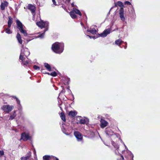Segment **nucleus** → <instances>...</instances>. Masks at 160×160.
<instances>
[{
  "label": "nucleus",
  "instance_id": "nucleus-1",
  "mask_svg": "<svg viewBox=\"0 0 160 160\" xmlns=\"http://www.w3.org/2000/svg\"><path fill=\"white\" fill-rule=\"evenodd\" d=\"M51 49L54 53L58 54H60L63 52L64 50V44L62 42H55L52 44Z\"/></svg>",
  "mask_w": 160,
  "mask_h": 160
},
{
  "label": "nucleus",
  "instance_id": "nucleus-2",
  "mask_svg": "<svg viewBox=\"0 0 160 160\" xmlns=\"http://www.w3.org/2000/svg\"><path fill=\"white\" fill-rule=\"evenodd\" d=\"M117 6H118L120 7L119 10V13L120 18L122 21H124L125 19L124 17V11L123 9V8L124 7V5L122 2L121 1H118L117 3H115L114 7H116Z\"/></svg>",
  "mask_w": 160,
  "mask_h": 160
},
{
  "label": "nucleus",
  "instance_id": "nucleus-3",
  "mask_svg": "<svg viewBox=\"0 0 160 160\" xmlns=\"http://www.w3.org/2000/svg\"><path fill=\"white\" fill-rule=\"evenodd\" d=\"M17 28L20 31V32L25 37H29V34L27 33L26 30L24 29L23 25L22 22L18 20L16 21Z\"/></svg>",
  "mask_w": 160,
  "mask_h": 160
},
{
  "label": "nucleus",
  "instance_id": "nucleus-4",
  "mask_svg": "<svg viewBox=\"0 0 160 160\" xmlns=\"http://www.w3.org/2000/svg\"><path fill=\"white\" fill-rule=\"evenodd\" d=\"M30 54V52L27 48L22 49L21 50V52L19 59L22 61H23V58H24V56H25L26 57H27Z\"/></svg>",
  "mask_w": 160,
  "mask_h": 160
},
{
  "label": "nucleus",
  "instance_id": "nucleus-5",
  "mask_svg": "<svg viewBox=\"0 0 160 160\" xmlns=\"http://www.w3.org/2000/svg\"><path fill=\"white\" fill-rule=\"evenodd\" d=\"M13 108L14 106L12 105H3L1 107V109L6 113H9Z\"/></svg>",
  "mask_w": 160,
  "mask_h": 160
},
{
  "label": "nucleus",
  "instance_id": "nucleus-6",
  "mask_svg": "<svg viewBox=\"0 0 160 160\" xmlns=\"http://www.w3.org/2000/svg\"><path fill=\"white\" fill-rule=\"evenodd\" d=\"M36 24L39 27L42 28L44 27H48V26L49 23L47 22H43L42 21H41L37 22Z\"/></svg>",
  "mask_w": 160,
  "mask_h": 160
},
{
  "label": "nucleus",
  "instance_id": "nucleus-7",
  "mask_svg": "<svg viewBox=\"0 0 160 160\" xmlns=\"http://www.w3.org/2000/svg\"><path fill=\"white\" fill-rule=\"evenodd\" d=\"M74 134L78 141L80 142L82 141V136L79 132L75 131L74 132Z\"/></svg>",
  "mask_w": 160,
  "mask_h": 160
},
{
  "label": "nucleus",
  "instance_id": "nucleus-8",
  "mask_svg": "<svg viewBox=\"0 0 160 160\" xmlns=\"http://www.w3.org/2000/svg\"><path fill=\"white\" fill-rule=\"evenodd\" d=\"M105 132L106 135L108 137L112 136L114 134V132L113 131L111 128L110 127L106 128Z\"/></svg>",
  "mask_w": 160,
  "mask_h": 160
},
{
  "label": "nucleus",
  "instance_id": "nucleus-9",
  "mask_svg": "<svg viewBox=\"0 0 160 160\" xmlns=\"http://www.w3.org/2000/svg\"><path fill=\"white\" fill-rule=\"evenodd\" d=\"M31 137L28 134H27L25 132L22 133L21 135V139H22L24 141L30 140Z\"/></svg>",
  "mask_w": 160,
  "mask_h": 160
},
{
  "label": "nucleus",
  "instance_id": "nucleus-10",
  "mask_svg": "<svg viewBox=\"0 0 160 160\" xmlns=\"http://www.w3.org/2000/svg\"><path fill=\"white\" fill-rule=\"evenodd\" d=\"M110 32V29L108 28L104 30L102 33L99 34V35L101 37L104 38L106 37L107 35L109 34Z\"/></svg>",
  "mask_w": 160,
  "mask_h": 160
},
{
  "label": "nucleus",
  "instance_id": "nucleus-11",
  "mask_svg": "<svg viewBox=\"0 0 160 160\" xmlns=\"http://www.w3.org/2000/svg\"><path fill=\"white\" fill-rule=\"evenodd\" d=\"M28 9L31 11L33 16L35 14L36 7L34 5L31 4H29L28 5Z\"/></svg>",
  "mask_w": 160,
  "mask_h": 160
},
{
  "label": "nucleus",
  "instance_id": "nucleus-12",
  "mask_svg": "<svg viewBox=\"0 0 160 160\" xmlns=\"http://www.w3.org/2000/svg\"><path fill=\"white\" fill-rule=\"evenodd\" d=\"M108 124V122L103 119L100 120V126L101 128H103L106 127Z\"/></svg>",
  "mask_w": 160,
  "mask_h": 160
},
{
  "label": "nucleus",
  "instance_id": "nucleus-13",
  "mask_svg": "<svg viewBox=\"0 0 160 160\" xmlns=\"http://www.w3.org/2000/svg\"><path fill=\"white\" fill-rule=\"evenodd\" d=\"M8 2L6 1H4L3 2H2L0 5V8L1 10H4L5 8L8 6Z\"/></svg>",
  "mask_w": 160,
  "mask_h": 160
},
{
  "label": "nucleus",
  "instance_id": "nucleus-14",
  "mask_svg": "<svg viewBox=\"0 0 160 160\" xmlns=\"http://www.w3.org/2000/svg\"><path fill=\"white\" fill-rule=\"evenodd\" d=\"M129 13L131 15V16L132 18H136V14L135 12V10L133 7L131 9L130 11L129 12Z\"/></svg>",
  "mask_w": 160,
  "mask_h": 160
},
{
  "label": "nucleus",
  "instance_id": "nucleus-15",
  "mask_svg": "<svg viewBox=\"0 0 160 160\" xmlns=\"http://www.w3.org/2000/svg\"><path fill=\"white\" fill-rule=\"evenodd\" d=\"M16 38L18 42L21 44H22V39L19 33L18 32L17 34Z\"/></svg>",
  "mask_w": 160,
  "mask_h": 160
},
{
  "label": "nucleus",
  "instance_id": "nucleus-16",
  "mask_svg": "<svg viewBox=\"0 0 160 160\" xmlns=\"http://www.w3.org/2000/svg\"><path fill=\"white\" fill-rule=\"evenodd\" d=\"M65 125L64 124H62V126L61 128L62 131V132L65 134L67 135H70V133L67 132V129L65 127Z\"/></svg>",
  "mask_w": 160,
  "mask_h": 160
},
{
  "label": "nucleus",
  "instance_id": "nucleus-17",
  "mask_svg": "<svg viewBox=\"0 0 160 160\" xmlns=\"http://www.w3.org/2000/svg\"><path fill=\"white\" fill-rule=\"evenodd\" d=\"M88 122V119L81 118L79 120V123L81 124H85Z\"/></svg>",
  "mask_w": 160,
  "mask_h": 160
},
{
  "label": "nucleus",
  "instance_id": "nucleus-18",
  "mask_svg": "<svg viewBox=\"0 0 160 160\" xmlns=\"http://www.w3.org/2000/svg\"><path fill=\"white\" fill-rule=\"evenodd\" d=\"M8 28H10L12 23V18L10 16L8 17Z\"/></svg>",
  "mask_w": 160,
  "mask_h": 160
},
{
  "label": "nucleus",
  "instance_id": "nucleus-19",
  "mask_svg": "<svg viewBox=\"0 0 160 160\" xmlns=\"http://www.w3.org/2000/svg\"><path fill=\"white\" fill-rule=\"evenodd\" d=\"M22 65L26 66V67H28V66L29 64L30 63V61H26L25 60V58H23V61H22Z\"/></svg>",
  "mask_w": 160,
  "mask_h": 160
},
{
  "label": "nucleus",
  "instance_id": "nucleus-20",
  "mask_svg": "<svg viewBox=\"0 0 160 160\" xmlns=\"http://www.w3.org/2000/svg\"><path fill=\"white\" fill-rule=\"evenodd\" d=\"M48 30V28H46L44 31V32L41 33H39L38 35V36L37 38H42L44 37L45 35V32L47 31Z\"/></svg>",
  "mask_w": 160,
  "mask_h": 160
},
{
  "label": "nucleus",
  "instance_id": "nucleus-21",
  "mask_svg": "<svg viewBox=\"0 0 160 160\" xmlns=\"http://www.w3.org/2000/svg\"><path fill=\"white\" fill-rule=\"evenodd\" d=\"M16 101L18 104V109L19 110H22V108L21 104H20V100L18 98H17Z\"/></svg>",
  "mask_w": 160,
  "mask_h": 160
},
{
  "label": "nucleus",
  "instance_id": "nucleus-22",
  "mask_svg": "<svg viewBox=\"0 0 160 160\" xmlns=\"http://www.w3.org/2000/svg\"><path fill=\"white\" fill-rule=\"evenodd\" d=\"M77 114V113L76 112L73 111H71L68 113V115L72 117H74Z\"/></svg>",
  "mask_w": 160,
  "mask_h": 160
},
{
  "label": "nucleus",
  "instance_id": "nucleus-23",
  "mask_svg": "<svg viewBox=\"0 0 160 160\" xmlns=\"http://www.w3.org/2000/svg\"><path fill=\"white\" fill-rule=\"evenodd\" d=\"M72 10L76 14L79 15L80 16H82V14L80 11L78 9L75 8H73Z\"/></svg>",
  "mask_w": 160,
  "mask_h": 160
},
{
  "label": "nucleus",
  "instance_id": "nucleus-24",
  "mask_svg": "<svg viewBox=\"0 0 160 160\" xmlns=\"http://www.w3.org/2000/svg\"><path fill=\"white\" fill-rule=\"evenodd\" d=\"M88 32H89L92 34H95L96 33L97 31L94 28H92V29H88L87 30Z\"/></svg>",
  "mask_w": 160,
  "mask_h": 160
},
{
  "label": "nucleus",
  "instance_id": "nucleus-25",
  "mask_svg": "<svg viewBox=\"0 0 160 160\" xmlns=\"http://www.w3.org/2000/svg\"><path fill=\"white\" fill-rule=\"evenodd\" d=\"M70 15L71 18L73 19L76 18L77 17V16L73 10L70 12Z\"/></svg>",
  "mask_w": 160,
  "mask_h": 160
},
{
  "label": "nucleus",
  "instance_id": "nucleus-26",
  "mask_svg": "<svg viewBox=\"0 0 160 160\" xmlns=\"http://www.w3.org/2000/svg\"><path fill=\"white\" fill-rule=\"evenodd\" d=\"M45 67L49 71H51V68L50 65L48 63H45L44 64Z\"/></svg>",
  "mask_w": 160,
  "mask_h": 160
},
{
  "label": "nucleus",
  "instance_id": "nucleus-27",
  "mask_svg": "<svg viewBox=\"0 0 160 160\" xmlns=\"http://www.w3.org/2000/svg\"><path fill=\"white\" fill-rule=\"evenodd\" d=\"M16 116V112L14 111L13 112V114L10 115L9 120H12L14 119Z\"/></svg>",
  "mask_w": 160,
  "mask_h": 160
},
{
  "label": "nucleus",
  "instance_id": "nucleus-28",
  "mask_svg": "<svg viewBox=\"0 0 160 160\" xmlns=\"http://www.w3.org/2000/svg\"><path fill=\"white\" fill-rule=\"evenodd\" d=\"M111 143L112 145H113V146L114 147V148L117 149V150H118V149L119 148V145L116 143H115L114 141H112L111 142Z\"/></svg>",
  "mask_w": 160,
  "mask_h": 160
},
{
  "label": "nucleus",
  "instance_id": "nucleus-29",
  "mask_svg": "<svg viewBox=\"0 0 160 160\" xmlns=\"http://www.w3.org/2000/svg\"><path fill=\"white\" fill-rule=\"evenodd\" d=\"M60 117L62 119V120H63L64 122H65L66 121V118H65V115L63 112H61L60 113Z\"/></svg>",
  "mask_w": 160,
  "mask_h": 160
},
{
  "label": "nucleus",
  "instance_id": "nucleus-30",
  "mask_svg": "<svg viewBox=\"0 0 160 160\" xmlns=\"http://www.w3.org/2000/svg\"><path fill=\"white\" fill-rule=\"evenodd\" d=\"M122 41L121 40L118 39L115 41V44L120 46L122 43Z\"/></svg>",
  "mask_w": 160,
  "mask_h": 160
},
{
  "label": "nucleus",
  "instance_id": "nucleus-31",
  "mask_svg": "<svg viewBox=\"0 0 160 160\" xmlns=\"http://www.w3.org/2000/svg\"><path fill=\"white\" fill-rule=\"evenodd\" d=\"M10 28H6L5 30V32L6 33L10 34L12 33V31H11L10 29H9Z\"/></svg>",
  "mask_w": 160,
  "mask_h": 160
},
{
  "label": "nucleus",
  "instance_id": "nucleus-32",
  "mask_svg": "<svg viewBox=\"0 0 160 160\" xmlns=\"http://www.w3.org/2000/svg\"><path fill=\"white\" fill-rule=\"evenodd\" d=\"M50 157L49 155H45L43 157V159L44 160H49Z\"/></svg>",
  "mask_w": 160,
  "mask_h": 160
},
{
  "label": "nucleus",
  "instance_id": "nucleus-33",
  "mask_svg": "<svg viewBox=\"0 0 160 160\" xmlns=\"http://www.w3.org/2000/svg\"><path fill=\"white\" fill-rule=\"evenodd\" d=\"M30 158V157H29V156H27L25 157H22L21 158V160H27L29 159Z\"/></svg>",
  "mask_w": 160,
  "mask_h": 160
},
{
  "label": "nucleus",
  "instance_id": "nucleus-34",
  "mask_svg": "<svg viewBox=\"0 0 160 160\" xmlns=\"http://www.w3.org/2000/svg\"><path fill=\"white\" fill-rule=\"evenodd\" d=\"M50 75L53 77H55L57 75V73L55 71L52 72L51 73H50Z\"/></svg>",
  "mask_w": 160,
  "mask_h": 160
},
{
  "label": "nucleus",
  "instance_id": "nucleus-35",
  "mask_svg": "<svg viewBox=\"0 0 160 160\" xmlns=\"http://www.w3.org/2000/svg\"><path fill=\"white\" fill-rule=\"evenodd\" d=\"M52 2H53V4L51 5L53 7L55 6H57V5L56 4V2L55 1V0H52Z\"/></svg>",
  "mask_w": 160,
  "mask_h": 160
},
{
  "label": "nucleus",
  "instance_id": "nucleus-36",
  "mask_svg": "<svg viewBox=\"0 0 160 160\" xmlns=\"http://www.w3.org/2000/svg\"><path fill=\"white\" fill-rule=\"evenodd\" d=\"M33 68L34 69L36 70H39L40 69V68L38 66L36 65L33 66Z\"/></svg>",
  "mask_w": 160,
  "mask_h": 160
},
{
  "label": "nucleus",
  "instance_id": "nucleus-37",
  "mask_svg": "<svg viewBox=\"0 0 160 160\" xmlns=\"http://www.w3.org/2000/svg\"><path fill=\"white\" fill-rule=\"evenodd\" d=\"M124 4L125 5H131V3L128 1H126L124 2Z\"/></svg>",
  "mask_w": 160,
  "mask_h": 160
},
{
  "label": "nucleus",
  "instance_id": "nucleus-38",
  "mask_svg": "<svg viewBox=\"0 0 160 160\" xmlns=\"http://www.w3.org/2000/svg\"><path fill=\"white\" fill-rule=\"evenodd\" d=\"M27 156H29V157L30 158L31 156V152L30 151H29L27 154Z\"/></svg>",
  "mask_w": 160,
  "mask_h": 160
},
{
  "label": "nucleus",
  "instance_id": "nucleus-39",
  "mask_svg": "<svg viewBox=\"0 0 160 160\" xmlns=\"http://www.w3.org/2000/svg\"><path fill=\"white\" fill-rule=\"evenodd\" d=\"M4 154V152L2 150H0V156H2Z\"/></svg>",
  "mask_w": 160,
  "mask_h": 160
},
{
  "label": "nucleus",
  "instance_id": "nucleus-40",
  "mask_svg": "<svg viewBox=\"0 0 160 160\" xmlns=\"http://www.w3.org/2000/svg\"><path fill=\"white\" fill-rule=\"evenodd\" d=\"M41 72L42 73L46 74V72L45 71V70L44 69H42L41 70Z\"/></svg>",
  "mask_w": 160,
  "mask_h": 160
},
{
  "label": "nucleus",
  "instance_id": "nucleus-41",
  "mask_svg": "<svg viewBox=\"0 0 160 160\" xmlns=\"http://www.w3.org/2000/svg\"><path fill=\"white\" fill-rule=\"evenodd\" d=\"M114 134H115V135H116V137H117V138H118L119 139H120V135H119V134H118V133H114Z\"/></svg>",
  "mask_w": 160,
  "mask_h": 160
},
{
  "label": "nucleus",
  "instance_id": "nucleus-42",
  "mask_svg": "<svg viewBox=\"0 0 160 160\" xmlns=\"http://www.w3.org/2000/svg\"><path fill=\"white\" fill-rule=\"evenodd\" d=\"M87 36L89 37L90 38H93V39H95L96 38L95 36H93V37H91L89 35H87Z\"/></svg>",
  "mask_w": 160,
  "mask_h": 160
},
{
  "label": "nucleus",
  "instance_id": "nucleus-43",
  "mask_svg": "<svg viewBox=\"0 0 160 160\" xmlns=\"http://www.w3.org/2000/svg\"><path fill=\"white\" fill-rule=\"evenodd\" d=\"M36 2H37V4L38 5H39V6H41V5L40 4V2H39V1H38V0H37V1H36Z\"/></svg>",
  "mask_w": 160,
  "mask_h": 160
},
{
  "label": "nucleus",
  "instance_id": "nucleus-44",
  "mask_svg": "<svg viewBox=\"0 0 160 160\" xmlns=\"http://www.w3.org/2000/svg\"><path fill=\"white\" fill-rule=\"evenodd\" d=\"M67 81V83L68 84V82L70 81V78H67L66 79Z\"/></svg>",
  "mask_w": 160,
  "mask_h": 160
},
{
  "label": "nucleus",
  "instance_id": "nucleus-45",
  "mask_svg": "<svg viewBox=\"0 0 160 160\" xmlns=\"http://www.w3.org/2000/svg\"><path fill=\"white\" fill-rule=\"evenodd\" d=\"M121 158L120 159V160H124V157L122 155H121Z\"/></svg>",
  "mask_w": 160,
  "mask_h": 160
},
{
  "label": "nucleus",
  "instance_id": "nucleus-46",
  "mask_svg": "<svg viewBox=\"0 0 160 160\" xmlns=\"http://www.w3.org/2000/svg\"><path fill=\"white\" fill-rule=\"evenodd\" d=\"M33 153L35 156L36 155V151L35 149L33 150Z\"/></svg>",
  "mask_w": 160,
  "mask_h": 160
},
{
  "label": "nucleus",
  "instance_id": "nucleus-47",
  "mask_svg": "<svg viewBox=\"0 0 160 160\" xmlns=\"http://www.w3.org/2000/svg\"><path fill=\"white\" fill-rule=\"evenodd\" d=\"M12 98L14 99H15L16 100H17V98H17L16 96H12Z\"/></svg>",
  "mask_w": 160,
  "mask_h": 160
},
{
  "label": "nucleus",
  "instance_id": "nucleus-48",
  "mask_svg": "<svg viewBox=\"0 0 160 160\" xmlns=\"http://www.w3.org/2000/svg\"><path fill=\"white\" fill-rule=\"evenodd\" d=\"M74 2H73L71 3V5H72V7H74L75 6V5H74Z\"/></svg>",
  "mask_w": 160,
  "mask_h": 160
},
{
  "label": "nucleus",
  "instance_id": "nucleus-49",
  "mask_svg": "<svg viewBox=\"0 0 160 160\" xmlns=\"http://www.w3.org/2000/svg\"><path fill=\"white\" fill-rule=\"evenodd\" d=\"M120 140V141L123 144V145H124V142H123L122 140L120 138L119 139Z\"/></svg>",
  "mask_w": 160,
  "mask_h": 160
},
{
  "label": "nucleus",
  "instance_id": "nucleus-50",
  "mask_svg": "<svg viewBox=\"0 0 160 160\" xmlns=\"http://www.w3.org/2000/svg\"><path fill=\"white\" fill-rule=\"evenodd\" d=\"M131 157H132V159H133L134 156H133V154L132 153H131Z\"/></svg>",
  "mask_w": 160,
  "mask_h": 160
},
{
  "label": "nucleus",
  "instance_id": "nucleus-51",
  "mask_svg": "<svg viewBox=\"0 0 160 160\" xmlns=\"http://www.w3.org/2000/svg\"><path fill=\"white\" fill-rule=\"evenodd\" d=\"M112 8H113V7H112V8H111L110 9V10H109V12H108V14H110V12L111 11V9H112Z\"/></svg>",
  "mask_w": 160,
  "mask_h": 160
},
{
  "label": "nucleus",
  "instance_id": "nucleus-52",
  "mask_svg": "<svg viewBox=\"0 0 160 160\" xmlns=\"http://www.w3.org/2000/svg\"><path fill=\"white\" fill-rule=\"evenodd\" d=\"M72 98H73V100H74V95L72 93Z\"/></svg>",
  "mask_w": 160,
  "mask_h": 160
},
{
  "label": "nucleus",
  "instance_id": "nucleus-53",
  "mask_svg": "<svg viewBox=\"0 0 160 160\" xmlns=\"http://www.w3.org/2000/svg\"><path fill=\"white\" fill-rule=\"evenodd\" d=\"M71 0H67V1L66 2H67L68 3H69Z\"/></svg>",
  "mask_w": 160,
  "mask_h": 160
},
{
  "label": "nucleus",
  "instance_id": "nucleus-54",
  "mask_svg": "<svg viewBox=\"0 0 160 160\" xmlns=\"http://www.w3.org/2000/svg\"><path fill=\"white\" fill-rule=\"evenodd\" d=\"M125 147V148L126 149H127V147L124 144V145Z\"/></svg>",
  "mask_w": 160,
  "mask_h": 160
},
{
  "label": "nucleus",
  "instance_id": "nucleus-55",
  "mask_svg": "<svg viewBox=\"0 0 160 160\" xmlns=\"http://www.w3.org/2000/svg\"><path fill=\"white\" fill-rule=\"evenodd\" d=\"M63 92V90H62V91H61V92L59 93V96L60 94V93H62ZM59 97V96H58V97Z\"/></svg>",
  "mask_w": 160,
  "mask_h": 160
},
{
  "label": "nucleus",
  "instance_id": "nucleus-56",
  "mask_svg": "<svg viewBox=\"0 0 160 160\" xmlns=\"http://www.w3.org/2000/svg\"><path fill=\"white\" fill-rule=\"evenodd\" d=\"M81 24L82 26L84 25L83 24V23L82 22H81Z\"/></svg>",
  "mask_w": 160,
  "mask_h": 160
},
{
  "label": "nucleus",
  "instance_id": "nucleus-57",
  "mask_svg": "<svg viewBox=\"0 0 160 160\" xmlns=\"http://www.w3.org/2000/svg\"><path fill=\"white\" fill-rule=\"evenodd\" d=\"M46 74H47L49 75H50V74L49 72H46Z\"/></svg>",
  "mask_w": 160,
  "mask_h": 160
},
{
  "label": "nucleus",
  "instance_id": "nucleus-58",
  "mask_svg": "<svg viewBox=\"0 0 160 160\" xmlns=\"http://www.w3.org/2000/svg\"><path fill=\"white\" fill-rule=\"evenodd\" d=\"M55 160H59V159L57 158L56 157L55 158Z\"/></svg>",
  "mask_w": 160,
  "mask_h": 160
},
{
  "label": "nucleus",
  "instance_id": "nucleus-59",
  "mask_svg": "<svg viewBox=\"0 0 160 160\" xmlns=\"http://www.w3.org/2000/svg\"><path fill=\"white\" fill-rule=\"evenodd\" d=\"M59 107L60 108V109L61 110H62V108L60 107V106H59Z\"/></svg>",
  "mask_w": 160,
  "mask_h": 160
},
{
  "label": "nucleus",
  "instance_id": "nucleus-60",
  "mask_svg": "<svg viewBox=\"0 0 160 160\" xmlns=\"http://www.w3.org/2000/svg\"><path fill=\"white\" fill-rule=\"evenodd\" d=\"M125 44L126 45H127V43H126V42H125Z\"/></svg>",
  "mask_w": 160,
  "mask_h": 160
},
{
  "label": "nucleus",
  "instance_id": "nucleus-61",
  "mask_svg": "<svg viewBox=\"0 0 160 160\" xmlns=\"http://www.w3.org/2000/svg\"><path fill=\"white\" fill-rule=\"evenodd\" d=\"M126 48H127V46H125V47H124V48H125V49H126Z\"/></svg>",
  "mask_w": 160,
  "mask_h": 160
},
{
  "label": "nucleus",
  "instance_id": "nucleus-62",
  "mask_svg": "<svg viewBox=\"0 0 160 160\" xmlns=\"http://www.w3.org/2000/svg\"><path fill=\"white\" fill-rule=\"evenodd\" d=\"M31 40V39H30V40H27L28 41H30V40Z\"/></svg>",
  "mask_w": 160,
  "mask_h": 160
},
{
  "label": "nucleus",
  "instance_id": "nucleus-63",
  "mask_svg": "<svg viewBox=\"0 0 160 160\" xmlns=\"http://www.w3.org/2000/svg\"><path fill=\"white\" fill-rule=\"evenodd\" d=\"M23 48V46L22 45V48Z\"/></svg>",
  "mask_w": 160,
  "mask_h": 160
}]
</instances>
